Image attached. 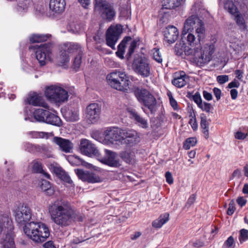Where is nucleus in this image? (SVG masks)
Masks as SVG:
<instances>
[{
    "label": "nucleus",
    "mask_w": 248,
    "mask_h": 248,
    "mask_svg": "<svg viewBox=\"0 0 248 248\" xmlns=\"http://www.w3.org/2000/svg\"><path fill=\"white\" fill-rule=\"evenodd\" d=\"M48 210L51 219L61 227L69 226L74 221L75 212L66 201L56 200L49 204Z\"/></svg>",
    "instance_id": "f257e3e1"
},
{
    "label": "nucleus",
    "mask_w": 248,
    "mask_h": 248,
    "mask_svg": "<svg viewBox=\"0 0 248 248\" xmlns=\"http://www.w3.org/2000/svg\"><path fill=\"white\" fill-rule=\"evenodd\" d=\"M203 22L195 15L189 16L185 21L182 39L186 40L189 45L199 44L205 37Z\"/></svg>",
    "instance_id": "f03ea898"
},
{
    "label": "nucleus",
    "mask_w": 248,
    "mask_h": 248,
    "mask_svg": "<svg viewBox=\"0 0 248 248\" xmlns=\"http://www.w3.org/2000/svg\"><path fill=\"white\" fill-rule=\"evenodd\" d=\"M192 49L186 51L187 56H191L197 64L202 66L209 62L212 59V55L214 52L215 46L213 44H206L201 46V41L199 44L190 45Z\"/></svg>",
    "instance_id": "7ed1b4c3"
},
{
    "label": "nucleus",
    "mask_w": 248,
    "mask_h": 248,
    "mask_svg": "<svg viewBox=\"0 0 248 248\" xmlns=\"http://www.w3.org/2000/svg\"><path fill=\"white\" fill-rule=\"evenodd\" d=\"M25 233L35 243H40L46 240L49 236L48 227L40 222H31L25 224L24 227Z\"/></svg>",
    "instance_id": "20e7f679"
},
{
    "label": "nucleus",
    "mask_w": 248,
    "mask_h": 248,
    "mask_svg": "<svg viewBox=\"0 0 248 248\" xmlns=\"http://www.w3.org/2000/svg\"><path fill=\"white\" fill-rule=\"evenodd\" d=\"M133 93L138 101L147 108L152 114L155 112L157 100L152 93L146 89L139 87L134 88Z\"/></svg>",
    "instance_id": "39448f33"
},
{
    "label": "nucleus",
    "mask_w": 248,
    "mask_h": 248,
    "mask_svg": "<svg viewBox=\"0 0 248 248\" xmlns=\"http://www.w3.org/2000/svg\"><path fill=\"white\" fill-rule=\"evenodd\" d=\"M107 79L112 88L123 92L127 91L129 81L124 72L115 70L108 75Z\"/></svg>",
    "instance_id": "423d86ee"
},
{
    "label": "nucleus",
    "mask_w": 248,
    "mask_h": 248,
    "mask_svg": "<svg viewBox=\"0 0 248 248\" xmlns=\"http://www.w3.org/2000/svg\"><path fill=\"white\" fill-rule=\"evenodd\" d=\"M94 10L98 13L101 18L110 22L116 16V11L113 5L106 0H95Z\"/></svg>",
    "instance_id": "0eeeda50"
},
{
    "label": "nucleus",
    "mask_w": 248,
    "mask_h": 248,
    "mask_svg": "<svg viewBox=\"0 0 248 248\" xmlns=\"http://www.w3.org/2000/svg\"><path fill=\"white\" fill-rule=\"evenodd\" d=\"M45 95L50 101L59 103L66 101L69 97L68 92L59 85L46 87Z\"/></svg>",
    "instance_id": "6e6552de"
},
{
    "label": "nucleus",
    "mask_w": 248,
    "mask_h": 248,
    "mask_svg": "<svg viewBox=\"0 0 248 248\" xmlns=\"http://www.w3.org/2000/svg\"><path fill=\"white\" fill-rule=\"evenodd\" d=\"M52 45L50 44L43 45H34L29 47L30 49L36 50V58L41 66L46 65V62L50 60L52 51Z\"/></svg>",
    "instance_id": "1a4fd4ad"
},
{
    "label": "nucleus",
    "mask_w": 248,
    "mask_h": 248,
    "mask_svg": "<svg viewBox=\"0 0 248 248\" xmlns=\"http://www.w3.org/2000/svg\"><path fill=\"white\" fill-rule=\"evenodd\" d=\"M132 67L135 72L143 78H147L151 75L152 66L149 61L144 57L135 59Z\"/></svg>",
    "instance_id": "9d476101"
},
{
    "label": "nucleus",
    "mask_w": 248,
    "mask_h": 248,
    "mask_svg": "<svg viewBox=\"0 0 248 248\" xmlns=\"http://www.w3.org/2000/svg\"><path fill=\"white\" fill-rule=\"evenodd\" d=\"M124 129L117 127H111L106 130L104 133V139L102 143L106 145H111L115 143L122 144Z\"/></svg>",
    "instance_id": "9b49d317"
},
{
    "label": "nucleus",
    "mask_w": 248,
    "mask_h": 248,
    "mask_svg": "<svg viewBox=\"0 0 248 248\" xmlns=\"http://www.w3.org/2000/svg\"><path fill=\"white\" fill-rule=\"evenodd\" d=\"M122 30L120 25H116L110 26L107 31V44L112 49L115 48V45L119 39Z\"/></svg>",
    "instance_id": "f8f14e48"
},
{
    "label": "nucleus",
    "mask_w": 248,
    "mask_h": 248,
    "mask_svg": "<svg viewBox=\"0 0 248 248\" xmlns=\"http://www.w3.org/2000/svg\"><path fill=\"white\" fill-rule=\"evenodd\" d=\"M101 109V105L96 103L90 104L87 107L85 117L89 123L94 124L99 120Z\"/></svg>",
    "instance_id": "ddd939ff"
},
{
    "label": "nucleus",
    "mask_w": 248,
    "mask_h": 248,
    "mask_svg": "<svg viewBox=\"0 0 248 248\" xmlns=\"http://www.w3.org/2000/svg\"><path fill=\"white\" fill-rule=\"evenodd\" d=\"M122 144L128 147H133L140 141V137L138 133L133 129H124Z\"/></svg>",
    "instance_id": "4468645a"
},
{
    "label": "nucleus",
    "mask_w": 248,
    "mask_h": 248,
    "mask_svg": "<svg viewBox=\"0 0 248 248\" xmlns=\"http://www.w3.org/2000/svg\"><path fill=\"white\" fill-rule=\"evenodd\" d=\"M16 221L20 224L30 220L31 217V210L29 206L26 204H23L19 206L15 213Z\"/></svg>",
    "instance_id": "2eb2a0df"
},
{
    "label": "nucleus",
    "mask_w": 248,
    "mask_h": 248,
    "mask_svg": "<svg viewBox=\"0 0 248 248\" xmlns=\"http://www.w3.org/2000/svg\"><path fill=\"white\" fill-rule=\"evenodd\" d=\"M80 150L82 154L89 156L99 157L100 155L95 145L86 139L81 140Z\"/></svg>",
    "instance_id": "dca6fc26"
},
{
    "label": "nucleus",
    "mask_w": 248,
    "mask_h": 248,
    "mask_svg": "<svg viewBox=\"0 0 248 248\" xmlns=\"http://www.w3.org/2000/svg\"><path fill=\"white\" fill-rule=\"evenodd\" d=\"M75 172L79 179L89 183H98L101 181L100 178L96 174L89 171L82 170H75Z\"/></svg>",
    "instance_id": "f3484780"
},
{
    "label": "nucleus",
    "mask_w": 248,
    "mask_h": 248,
    "mask_svg": "<svg viewBox=\"0 0 248 248\" xmlns=\"http://www.w3.org/2000/svg\"><path fill=\"white\" fill-rule=\"evenodd\" d=\"M26 102L30 105L40 106L46 109H49V106L44 101L43 97L35 93L29 94Z\"/></svg>",
    "instance_id": "a211bd4d"
},
{
    "label": "nucleus",
    "mask_w": 248,
    "mask_h": 248,
    "mask_svg": "<svg viewBox=\"0 0 248 248\" xmlns=\"http://www.w3.org/2000/svg\"><path fill=\"white\" fill-rule=\"evenodd\" d=\"M53 141L59 146L61 151L64 153H70L73 149V143L69 140L61 137H55L53 138Z\"/></svg>",
    "instance_id": "6ab92c4d"
},
{
    "label": "nucleus",
    "mask_w": 248,
    "mask_h": 248,
    "mask_svg": "<svg viewBox=\"0 0 248 248\" xmlns=\"http://www.w3.org/2000/svg\"><path fill=\"white\" fill-rule=\"evenodd\" d=\"M178 35L177 29L173 26H169L164 31V40L169 44L173 43L177 39Z\"/></svg>",
    "instance_id": "aec40b11"
},
{
    "label": "nucleus",
    "mask_w": 248,
    "mask_h": 248,
    "mask_svg": "<svg viewBox=\"0 0 248 248\" xmlns=\"http://www.w3.org/2000/svg\"><path fill=\"white\" fill-rule=\"evenodd\" d=\"M106 156L104 157L102 162L111 167H117L119 166V161L116 159V154L111 151L105 149Z\"/></svg>",
    "instance_id": "412c9836"
},
{
    "label": "nucleus",
    "mask_w": 248,
    "mask_h": 248,
    "mask_svg": "<svg viewBox=\"0 0 248 248\" xmlns=\"http://www.w3.org/2000/svg\"><path fill=\"white\" fill-rule=\"evenodd\" d=\"M13 227V221L9 213H0V234L4 229L11 230Z\"/></svg>",
    "instance_id": "4be33fe9"
},
{
    "label": "nucleus",
    "mask_w": 248,
    "mask_h": 248,
    "mask_svg": "<svg viewBox=\"0 0 248 248\" xmlns=\"http://www.w3.org/2000/svg\"><path fill=\"white\" fill-rule=\"evenodd\" d=\"M64 51L68 53H76L78 54L83 53L82 48L78 43H67L64 44L62 48Z\"/></svg>",
    "instance_id": "5701e85b"
},
{
    "label": "nucleus",
    "mask_w": 248,
    "mask_h": 248,
    "mask_svg": "<svg viewBox=\"0 0 248 248\" xmlns=\"http://www.w3.org/2000/svg\"><path fill=\"white\" fill-rule=\"evenodd\" d=\"M30 167L31 168V171L33 172L41 173L46 178H50V175L43 170L41 162L37 160H33L30 163Z\"/></svg>",
    "instance_id": "b1692460"
},
{
    "label": "nucleus",
    "mask_w": 248,
    "mask_h": 248,
    "mask_svg": "<svg viewBox=\"0 0 248 248\" xmlns=\"http://www.w3.org/2000/svg\"><path fill=\"white\" fill-rule=\"evenodd\" d=\"M65 6L64 0H50L49 8L51 10L55 13L62 12Z\"/></svg>",
    "instance_id": "393cba45"
},
{
    "label": "nucleus",
    "mask_w": 248,
    "mask_h": 248,
    "mask_svg": "<svg viewBox=\"0 0 248 248\" xmlns=\"http://www.w3.org/2000/svg\"><path fill=\"white\" fill-rule=\"evenodd\" d=\"M129 113L131 118L136 121V123L139 126L143 128H147L148 127L147 121L141 117L135 110H131L129 111Z\"/></svg>",
    "instance_id": "a878e982"
},
{
    "label": "nucleus",
    "mask_w": 248,
    "mask_h": 248,
    "mask_svg": "<svg viewBox=\"0 0 248 248\" xmlns=\"http://www.w3.org/2000/svg\"><path fill=\"white\" fill-rule=\"evenodd\" d=\"M49 115L45 118L44 123L50 124L57 126H60L62 124L61 119L56 115L49 111Z\"/></svg>",
    "instance_id": "bb28decb"
},
{
    "label": "nucleus",
    "mask_w": 248,
    "mask_h": 248,
    "mask_svg": "<svg viewBox=\"0 0 248 248\" xmlns=\"http://www.w3.org/2000/svg\"><path fill=\"white\" fill-rule=\"evenodd\" d=\"M50 109L49 108V110ZM49 109H44L38 108L34 110L33 116L34 119L38 122H44L46 117L49 115Z\"/></svg>",
    "instance_id": "cd10ccee"
},
{
    "label": "nucleus",
    "mask_w": 248,
    "mask_h": 248,
    "mask_svg": "<svg viewBox=\"0 0 248 248\" xmlns=\"http://www.w3.org/2000/svg\"><path fill=\"white\" fill-rule=\"evenodd\" d=\"M186 0H162V6L164 9H171L179 6Z\"/></svg>",
    "instance_id": "c85d7f7f"
},
{
    "label": "nucleus",
    "mask_w": 248,
    "mask_h": 248,
    "mask_svg": "<svg viewBox=\"0 0 248 248\" xmlns=\"http://www.w3.org/2000/svg\"><path fill=\"white\" fill-rule=\"evenodd\" d=\"M232 16L234 17L236 25L239 27L240 29L245 30L247 28V24L244 19L243 15L240 11L236 12Z\"/></svg>",
    "instance_id": "c756f323"
},
{
    "label": "nucleus",
    "mask_w": 248,
    "mask_h": 248,
    "mask_svg": "<svg viewBox=\"0 0 248 248\" xmlns=\"http://www.w3.org/2000/svg\"><path fill=\"white\" fill-rule=\"evenodd\" d=\"M193 47H189V46H186L185 44L183 41L182 42H180L179 43H176L174 47V51L176 54L178 56H182L183 52H184L186 55L187 56L186 53V51L188 49H192Z\"/></svg>",
    "instance_id": "7c9ffc66"
},
{
    "label": "nucleus",
    "mask_w": 248,
    "mask_h": 248,
    "mask_svg": "<svg viewBox=\"0 0 248 248\" xmlns=\"http://www.w3.org/2000/svg\"><path fill=\"white\" fill-rule=\"evenodd\" d=\"M169 219V214L166 213L160 216L158 219L152 222V226L155 228H160Z\"/></svg>",
    "instance_id": "2f4dec72"
},
{
    "label": "nucleus",
    "mask_w": 248,
    "mask_h": 248,
    "mask_svg": "<svg viewBox=\"0 0 248 248\" xmlns=\"http://www.w3.org/2000/svg\"><path fill=\"white\" fill-rule=\"evenodd\" d=\"M50 36L49 34H34L30 37V41L32 43H40L46 41Z\"/></svg>",
    "instance_id": "473e14b6"
},
{
    "label": "nucleus",
    "mask_w": 248,
    "mask_h": 248,
    "mask_svg": "<svg viewBox=\"0 0 248 248\" xmlns=\"http://www.w3.org/2000/svg\"><path fill=\"white\" fill-rule=\"evenodd\" d=\"M224 7L232 16L239 11L237 7L232 0H226L224 2Z\"/></svg>",
    "instance_id": "72a5a7b5"
},
{
    "label": "nucleus",
    "mask_w": 248,
    "mask_h": 248,
    "mask_svg": "<svg viewBox=\"0 0 248 248\" xmlns=\"http://www.w3.org/2000/svg\"><path fill=\"white\" fill-rule=\"evenodd\" d=\"M131 38L130 37H125L121 42V43L118 46V50L116 52V54L118 57L121 59L124 58V48L125 47L126 44L127 42L130 41Z\"/></svg>",
    "instance_id": "f704fd0d"
},
{
    "label": "nucleus",
    "mask_w": 248,
    "mask_h": 248,
    "mask_svg": "<svg viewBox=\"0 0 248 248\" xmlns=\"http://www.w3.org/2000/svg\"><path fill=\"white\" fill-rule=\"evenodd\" d=\"M42 190L46 192V194L48 196H51L54 193V190L51 187V185L49 182L46 180H42L40 186Z\"/></svg>",
    "instance_id": "c9c22d12"
},
{
    "label": "nucleus",
    "mask_w": 248,
    "mask_h": 248,
    "mask_svg": "<svg viewBox=\"0 0 248 248\" xmlns=\"http://www.w3.org/2000/svg\"><path fill=\"white\" fill-rule=\"evenodd\" d=\"M201 127L202 129V133L205 139L209 137V123L207 122L206 117L203 114L201 116Z\"/></svg>",
    "instance_id": "e433bc0d"
},
{
    "label": "nucleus",
    "mask_w": 248,
    "mask_h": 248,
    "mask_svg": "<svg viewBox=\"0 0 248 248\" xmlns=\"http://www.w3.org/2000/svg\"><path fill=\"white\" fill-rule=\"evenodd\" d=\"M1 243L3 248H15V247L14 239L10 235H7Z\"/></svg>",
    "instance_id": "4c0bfd02"
},
{
    "label": "nucleus",
    "mask_w": 248,
    "mask_h": 248,
    "mask_svg": "<svg viewBox=\"0 0 248 248\" xmlns=\"http://www.w3.org/2000/svg\"><path fill=\"white\" fill-rule=\"evenodd\" d=\"M186 75H181L179 77L174 78L172 80V84L178 88H182L186 84V81L185 80Z\"/></svg>",
    "instance_id": "58836bf2"
},
{
    "label": "nucleus",
    "mask_w": 248,
    "mask_h": 248,
    "mask_svg": "<svg viewBox=\"0 0 248 248\" xmlns=\"http://www.w3.org/2000/svg\"><path fill=\"white\" fill-rule=\"evenodd\" d=\"M30 134L32 138H44L48 139L50 137H52L53 134L52 132H38L33 131L31 132Z\"/></svg>",
    "instance_id": "ea45409f"
},
{
    "label": "nucleus",
    "mask_w": 248,
    "mask_h": 248,
    "mask_svg": "<svg viewBox=\"0 0 248 248\" xmlns=\"http://www.w3.org/2000/svg\"><path fill=\"white\" fill-rule=\"evenodd\" d=\"M17 3V10L19 12L26 11L31 0H16Z\"/></svg>",
    "instance_id": "a19ab883"
},
{
    "label": "nucleus",
    "mask_w": 248,
    "mask_h": 248,
    "mask_svg": "<svg viewBox=\"0 0 248 248\" xmlns=\"http://www.w3.org/2000/svg\"><path fill=\"white\" fill-rule=\"evenodd\" d=\"M122 157L127 163L132 164L135 163V156L131 153L125 152L122 154Z\"/></svg>",
    "instance_id": "79ce46f5"
},
{
    "label": "nucleus",
    "mask_w": 248,
    "mask_h": 248,
    "mask_svg": "<svg viewBox=\"0 0 248 248\" xmlns=\"http://www.w3.org/2000/svg\"><path fill=\"white\" fill-rule=\"evenodd\" d=\"M197 142L195 138H189L184 143L183 147L186 150L189 149L191 147L194 146Z\"/></svg>",
    "instance_id": "37998d69"
},
{
    "label": "nucleus",
    "mask_w": 248,
    "mask_h": 248,
    "mask_svg": "<svg viewBox=\"0 0 248 248\" xmlns=\"http://www.w3.org/2000/svg\"><path fill=\"white\" fill-rule=\"evenodd\" d=\"M248 240V230L242 229L239 231V240L240 243Z\"/></svg>",
    "instance_id": "c03bdc74"
},
{
    "label": "nucleus",
    "mask_w": 248,
    "mask_h": 248,
    "mask_svg": "<svg viewBox=\"0 0 248 248\" xmlns=\"http://www.w3.org/2000/svg\"><path fill=\"white\" fill-rule=\"evenodd\" d=\"M189 117H190L189 124H190L193 130H196L198 128V124L195 114L191 112L189 115Z\"/></svg>",
    "instance_id": "a18cd8bd"
},
{
    "label": "nucleus",
    "mask_w": 248,
    "mask_h": 248,
    "mask_svg": "<svg viewBox=\"0 0 248 248\" xmlns=\"http://www.w3.org/2000/svg\"><path fill=\"white\" fill-rule=\"evenodd\" d=\"M153 57L154 59L158 63H161L162 58L158 48H154L152 50Z\"/></svg>",
    "instance_id": "49530a36"
},
{
    "label": "nucleus",
    "mask_w": 248,
    "mask_h": 248,
    "mask_svg": "<svg viewBox=\"0 0 248 248\" xmlns=\"http://www.w3.org/2000/svg\"><path fill=\"white\" fill-rule=\"evenodd\" d=\"M59 62L62 64H63L69 61V57L66 51L62 52L59 57Z\"/></svg>",
    "instance_id": "de8ad7c7"
},
{
    "label": "nucleus",
    "mask_w": 248,
    "mask_h": 248,
    "mask_svg": "<svg viewBox=\"0 0 248 248\" xmlns=\"http://www.w3.org/2000/svg\"><path fill=\"white\" fill-rule=\"evenodd\" d=\"M82 53H80L77 55V56L75 58L74 61L73 62V66L75 69L77 70L80 67L81 62V58H82Z\"/></svg>",
    "instance_id": "09e8293b"
},
{
    "label": "nucleus",
    "mask_w": 248,
    "mask_h": 248,
    "mask_svg": "<svg viewBox=\"0 0 248 248\" xmlns=\"http://www.w3.org/2000/svg\"><path fill=\"white\" fill-rule=\"evenodd\" d=\"M199 108L202 109V110L208 113L210 112L211 110L213 109V107L211 104L205 102L202 103L201 106H200Z\"/></svg>",
    "instance_id": "8fccbe9b"
},
{
    "label": "nucleus",
    "mask_w": 248,
    "mask_h": 248,
    "mask_svg": "<svg viewBox=\"0 0 248 248\" xmlns=\"http://www.w3.org/2000/svg\"><path fill=\"white\" fill-rule=\"evenodd\" d=\"M192 99L195 103H196L198 107L200 106H201L202 104L203 103L201 95L198 92H197L194 95H193Z\"/></svg>",
    "instance_id": "3c124183"
},
{
    "label": "nucleus",
    "mask_w": 248,
    "mask_h": 248,
    "mask_svg": "<svg viewBox=\"0 0 248 248\" xmlns=\"http://www.w3.org/2000/svg\"><path fill=\"white\" fill-rule=\"evenodd\" d=\"M59 178L62 180L63 181L69 184L72 185L73 184V181L71 179L70 176L68 174L64 171L60 177Z\"/></svg>",
    "instance_id": "603ef678"
},
{
    "label": "nucleus",
    "mask_w": 248,
    "mask_h": 248,
    "mask_svg": "<svg viewBox=\"0 0 248 248\" xmlns=\"http://www.w3.org/2000/svg\"><path fill=\"white\" fill-rule=\"evenodd\" d=\"M235 210V202L234 201L232 200L229 203V208L227 210V213L228 215L231 216L233 214Z\"/></svg>",
    "instance_id": "864d4df0"
},
{
    "label": "nucleus",
    "mask_w": 248,
    "mask_h": 248,
    "mask_svg": "<svg viewBox=\"0 0 248 248\" xmlns=\"http://www.w3.org/2000/svg\"><path fill=\"white\" fill-rule=\"evenodd\" d=\"M137 46V42L135 40L131 41L130 46L128 48V51L127 52V55L130 57L132 54L134 52L135 48Z\"/></svg>",
    "instance_id": "5fc2aeb1"
},
{
    "label": "nucleus",
    "mask_w": 248,
    "mask_h": 248,
    "mask_svg": "<svg viewBox=\"0 0 248 248\" xmlns=\"http://www.w3.org/2000/svg\"><path fill=\"white\" fill-rule=\"evenodd\" d=\"M168 95L169 97L170 102L171 106L174 109H177L178 108V104L176 101L173 98L171 93H168Z\"/></svg>",
    "instance_id": "6e6d98bb"
},
{
    "label": "nucleus",
    "mask_w": 248,
    "mask_h": 248,
    "mask_svg": "<svg viewBox=\"0 0 248 248\" xmlns=\"http://www.w3.org/2000/svg\"><path fill=\"white\" fill-rule=\"evenodd\" d=\"M228 80L229 77L227 75H221L217 77V81L220 84H224Z\"/></svg>",
    "instance_id": "4d7b16f0"
},
{
    "label": "nucleus",
    "mask_w": 248,
    "mask_h": 248,
    "mask_svg": "<svg viewBox=\"0 0 248 248\" xmlns=\"http://www.w3.org/2000/svg\"><path fill=\"white\" fill-rule=\"evenodd\" d=\"M165 177L167 182L169 184H172L173 182V179L171 173L170 171H167L165 174Z\"/></svg>",
    "instance_id": "13d9d810"
},
{
    "label": "nucleus",
    "mask_w": 248,
    "mask_h": 248,
    "mask_svg": "<svg viewBox=\"0 0 248 248\" xmlns=\"http://www.w3.org/2000/svg\"><path fill=\"white\" fill-rule=\"evenodd\" d=\"M214 95H215L217 100L218 101L220 99L221 96V92L220 89L217 88H214L213 89Z\"/></svg>",
    "instance_id": "bf43d9fd"
},
{
    "label": "nucleus",
    "mask_w": 248,
    "mask_h": 248,
    "mask_svg": "<svg viewBox=\"0 0 248 248\" xmlns=\"http://www.w3.org/2000/svg\"><path fill=\"white\" fill-rule=\"evenodd\" d=\"M234 242V239L232 236H230L225 242L224 244L228 247H231L232 246Z\"/></svg>",
    "instance_id": "052dcab7"
},
{
    "label": "nucleus",
    "mask_w": 248,
    "mask_h": 248,
    "mask_svg": "<svg viewBox=\"0 0 248 248\" xmlns=\"http://www.w3.org/2000/svg\"><path fill=\"white\" fill-rule=\"evenodd\" d=\"M43 247L44 248H56V246L52 241H48L44 244Z\"/></svg>",
    "instance_id": "680f3d73"
},
{
    "label": "nucleus",
    "mask_w": 248,
    "mask_h": 248,
    "mask_svg": "<svg viewBox=\"0 0 248 248\" xmlns=\"http://www.w3.org/2000/svg\"><path fill=\"white\" fill-rule=\"evenodd\" d=\"M203 96L204 98L207 101L211 100L213 98L212 94L206 91L203 92Z\"/></svg>",
    "instance_id": "e2e57ef3"
},
{
    "label": "nucleus",
    "mask_w": 248,
    "mask_h": 248,
    "mask_svg": "<svg viewBox=\"0 0 248 248\" xmlns=\"http://www.w3.org/2000/svg\"><path fill=\"white\" fill-rule=\"evenodd\" d=\"M241 176V171L239 169H236L234 170L232 175V179L235 177L240 178Z\"/></svg>",
    "instance_id": "0e129e2a"
},
{
    "label": "nucleus",
    "mask_w": 248,
    "mask_h": 248,
    "mask_svg": "<svg viewBox=\"0 0 248 248\" xmlns=\"http://www.w3.org/2000/svg\"><path fill=\"white\" fill-rule=\"evenodd\" d=\"M54 171L59 177L65 171L61 168L58 167H54Z\"/></svg>",
    "instance_id": "69168bd1"
},
{
    "label": "nucleus",
    "mask_w": 248,
    "mask_h": 248,
    "mask_svg": "<svg viewBox=\"0 0 248 248\" xmlns=\"http://www.w3.org/2000/svg\"><path fill=\"white\" fill-rule=\"evenodd\" d=\"M237 203L241 207H242L246 204V203L247 202V200L245 199H244L243 197H240L237 199Z\"/></svg>",
    "instance_id": "338daca9"
},
{
    "label": "nucleus",
    "mask_w": 248,
    "mask_h": 248,
    "mask_svg": "<svg viewBox=\"0 0 248 248\" xmlns=\"http://www.w3.org/2000/svg\"><path fill=\"white\" fill-rule=\"evenodd\" d=\"M235 137L238 140H243L246 138V135L242 132L238 131L235 133Z\"/></svg>",
    "instance_id": "774afa93"
}]
</instances>
